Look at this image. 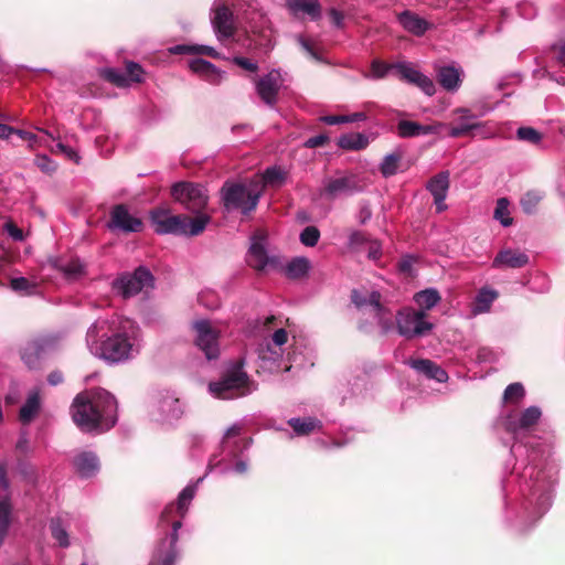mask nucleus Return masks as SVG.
<instances>
[{"label": "nucleus", "mask_w": 565, "mask_h": 565, "mask_svg": "<svg viewBox=\"0 0 565 565\" xmlns=\"http://www.w3.org/2000/svg\"><path fill=\"white\" fill-rule=\"evenodd\" d=\"M171 194L193 213L201 212L207 204L206 190L200 184L179 182L172 186Z\"/></svg>", "instance_id": "f8f14e48"}, {"label": "nucleus", "mask_w": 565, "mask_h": 565, "mask_svg": "<svg viewBox=\"0 0 565 565\" xmlns=\"http://www.w3.org/2000/svg\"><path fill=\"white\" fill-rule=\"evenodd\" d=\"M74 467L77 473L83 478H89L99 470V460L92 451H83L74 457Z\"/></svg>", "instance_id": "473e14b6"}, {"label": "nucleus", "mask_w": 565, "mask_h": 565, "mask_svg": "<svg viewBox=\"0 0 565 565\" xmlns=\"http://www.w3.org/2000/svg\"><path fill=\"white\" fill-rule=\"evenodd\" d=\"M35 164L45 173H52L56 169V164L52 161L47 156L42 154L38 156L35 159Z\"/></svg>", "instance_id": "052dcab7"}, {"label": "nucleus", "mask_w": 565, "mask_h": 565, "mask_svg": "<svg viewBox=\"0 0 565 565\" xmlns=\"http://www.w3.org/2000/svg\"><path fill=\"white\" fill-rule=\"evenodd\" d=\"M190 70L212 85H217L223 79V73L211 62L203 58H193L189 63Z\"/></svg>", "instance_id": "2f4dec72"}, {"label": "nucleus", "mask_w": 565, "mask_h": 565, "mask_svg": "<svg viewBox=\"0 0 565 565\" xmlns=\"http://www.w3.org/2000/svg\"><path fill=\"white\" fill-rule=\"evenodd\" d=\"M108 227L124 233H137L142 230V222L134 216L126 205L117 204L110 211Z\"/></svg>", "instance_id": "f3484780"}, {"label": "nucleus", "mask_w": 565, "mask_h": 565, "mask_svg": "<svg viewBox=\"0 0 565 565\" xmlns=\"http://www.w3.org/2000/svg\"><path fill=\"white\" fill-rule=\"evenodd\" d=\"M203 480V478L198 479V481L193 484L186 486L179 494L177 507L174 504H168L160 518V523H169L172 514L175 512L180 515V518H183L188 511V508L193 500L195 492H196V486Z\"/></svg>", "instance_id": "b1692460"}, {"label": "nucleus", "mask_w": 565, "mask_h": 565, "mask_svg": "<svg viewBox=\"0 0 565 565\" xmlns=\"http://www.w3.org/2000/svg\"><path fill=\"white\" fill-rule=\"evenodd\" d=\"M56 339L52 335L39 337L29 342L22 351V360L29 367H35L42 356L53 351Z\"/></svg>", "instance_id": "6ab92c4d"}, {"label": "nucleus", "mask_w": 565, "mask_h": 565, "mask_svg": "<svg viewBox=\"0 0 565 565\" xmlns=\"http://www.w3.org/2000/svg\"><path fill=\"white\" fill-rule=\"evenodd\" d=\"M104 76L107 81L110 83H114L115 85L119 87H126L129 86V79L126 76V72L117 70V68H106L104 71Z\"/></svg>", "instance_id": "8fccbe9b"}, {"label": "nucleus", "mask_w": 565, "mask_h": 565, "mask_svg": "<svg viewBox=\"0 0 565 565\" xmlns=\"http://www.w3.org/2000/svg\"><path fill=\"white\" fill-rule=\"evenodd\" d=\"M287 7L294 14L302 12L311 20H318L321 17V6L318 0H287Z\"/></svg>", "instance_id": "c9c22d12"}, {"label": "nucleus", "mask_w": 565, "mask_h": 565, "mask_svg": "<svg viewBox=\"0 0 565 565\" xmlns=\"http://www.w3.org/2000/svg\"><path fill=\"white\" fill-rule=\"evenodd\" d=\"M234 62L237 65H239L241 67H243L244 70L249 71V72H256L258 68L256 63L252 62L250 60H248L246 57H235Z\"/></svg>", "instance_id": "774afa93"}, {"label": "nucleus", "mask_w": 565, "mask_h": 565, "mask_svg": "<svg viewBox=\"0 0 565 565\" xmlns=\"http://www.w3.org/2000/svg\"><path fill=\"white\" fill-rule=\"evenodd\" d=\"M247 469H248V463H247V461H246L245 459H243V458H238V459L235 461V463H234L233 468L224 467V468H222V469H221V471H222L223 473H226V472H228L230 470H233V471H234V472H236V473H245V472L247 471Z\"/></svg>", "instance_id": "69168bd1"}, {"label": "nucleus", "mask_w": 565, "mask_h": 565, "mask_svg": "<svg viewBox=\"0 0 565 565\" xmlns=\"http://www.w3.org/2000/svg\"><path fill=\"white\" fill-rule=\"evenodd\" d=\"M393 68L398 73L399 77L418 88H420L427 96H433L436 92V86L433 79L408 62H399L393 65Z\"/></svg>", "instance_id": "a211bd4d"}, {"label": "nucleus", "mask_w": 565, "mask_h": 565, "mask_svg": "<svg viewBox=\"0 0 565 565\" xmlns=\"http://www.w3.org/2000/svg\"><path fill=\"white\" fill-rule=\"evenodd\" d=\"M281 84L282 79L280 73L273 70L257 82L256 90L264 103L273 106L277 100Z\"/></svg>", "instance_id": "5701e85b"}, {"label": "nucleus", "mask_w": 565, "mask_h": 565, "mask_svg": "<svg viewBox=\"0 0 565 565\" xmlns=\"http://www.w3.org/2000/svg\"><path fill=\"white\" fill-rule=\"evenodd\" d=\"M552 50L554 52V57L556 58V61L561 65L565 66V41L554 44L552 46Z\"/></svg>", "instance_id": "338daca9"}, {"label": "nucleus", "mask_w": 565, "mask_h": 565, "mask_svg": "<svg viewBox=\"0 0 565 565\" xmlns=\"http://www.w3.org/2000/svg\"><path fill=\"white\" fill-rule=\"evenodd\" d=\"M364 249L367 252L369 259L376 262L381 258L382 247L377 241L371 239Z\"/></svg>", "instance_id": "e2e57ef3"}, {"label": "nucleus", "mask_w": 565, "mask_h": 565, "mask_svg": "<svg viewBox=\"0 0 565 565\" xmlns=\"http://www.w3.org/2000/svg\"><path fill=\"white\" fill-rule=\"evenodd\" d=\"M288 424L292 427L294 431L299 435H308L320 426V422L308 417V418H290Z\"/></svg>", "instance_id": "37998d69"}, {"label": "nucleus", "mask_w": 565, "mask_h": 565, "mask_svg": "<svg viewBox=\"0 0 565 565\" xmlns=\"http://www.w3.org/2000/svg\"><path fill=\"white\" fill-rule=\"evenodd\" d=\"M320 238V232L316 226H307L300 233V242L308 247H313L317 245Z\"/></svg>", "instance_id": "6e6d98bb"}, {"label": "nucleus", "mask_w": 565, "mask_h": 565, "mask_svg": "<svg viewBox=\"0 0 565 565\" xmlns=\"http://www.w3.org/2000/svg\"><path fill=\"white\" fill-rule=\"evenodd\" d=\"M399 159H401V156L397 153L386 154L383 158V161L381 162V166H380L381 173L385 178L394 175L397 172Z\"/></svg>", "instance_id": "49530a36"}, {"label": "nucleus", "mask_w": 565, "mask_h": 565, "mask_svg": "<svg viewBox=\"0 0 565 565\" xmlns=\"http://www.w3.org/2000/svg\"><path fill=\"white\" fill-rule=\"evenodd\" d=\"M125 72H126V76L129 79V85L131 83H139L142 81L143 71L139 64L134 63V62L127 63Z\"/></svg>", "instance_id": "4d7b16f0"}, {"label": "nucleus", "mask_w": 565, "mask_h": 565, "mask_svg": "<svg viewBox=\"0 0 565 565\" xmlns=\"http://www.w3.org/2000/svg\"><path fill=\"white\" fill-rule=\"evenodd\" d=\"M499 353L491 348L481 347L477 352V361L479 363H492L498 361Z\"/></svg>", "instance_id": "13d9d810"}, {"label": "nucleus", "mask_w": 565, "mask_h": 565, "mask_svg": "<svg viewBox=\"0 0 565 565\" xmlns=\"http://www.w3.org/2000/svg\"><path fill=\"white\" fill-rule=\"evenodd\" d=\"M462 68L456 65H445L437 70L440 86L447 92H457L461 86Z\"/></svg>", "instance_id": "7c9ffc66"}, {"label": "nucleus", "mask_w": 565, "mask_h": 565, "mask_svg": "<svg viewBox=\"0 0 565 565\" xmlns=\"http://www.w3.org/2000/svg\"><path fill=\"white\" fill-rule=\"evenodd\" d=\"M172 532L167 534L154 547L149 565H172L177 557L175 543L178 530L182 523L180 520L171 522Z\"/></svg>", "instance_id": "4468645a"}, {"label": "nucleus", "mask_w": 565, "mask_h": 565, "mask_svg": "<svg viewBox=\"0 0 565 565\" xmlns=\"http://www.w3.org/2000/svg\"><path fill=\"white\" fill-rule=\"evenodd\" d=\"M256 386L246 372L243 371L241 362L235 363L222 379L209 384V392L216 398L234 399L246 396L254 392Z\"/></svg>", "instance_id": "39448f33"}, {"label": "nucleus", "mask_w": 565, "mask_h": 565, "mask_svg": "<svg viewBox=\"0 0 565 565\" xmlns=\"http://www.w3.org/2000/svg\"><path fill=\"white\" fill-rule=\"evenodd\" d=\"M183 414L184 403L171 391L162 392L157 396L151 412L153 420L164 424H172Z\"/></svg>", "instance_id": "9b49d317"}, {"label": "nucleus", "mask_w": 565, "mask_h": 565, "mask_svg": "<svg viewBox=\"0 0 565 565\" xmlns=\"http://www.w3.org/2000/svg\"><path fill=\"white\" fill-rule=\"evenodd\" d=\"M262 195L259 183L250 181L249 183L226 182L221 189V198L226 211H241L248 214L256 209Z\"/></svg>", "instance_id": "423d86ee"}, {"label": "nucleus", "mask_w": 565, "mask_h": 565, "mask_svg": "<svg viewBox=\"0 0 565 565\" xmlns=\"http://www.w3.org/2000/svg\"><path fill=\"white\" fill-rule=\"evenodd\" d=\"M174 54H202L212 57L218 56L214 47L209 45H175L170 49Z\"/></svg>", "instance_id": "c03bdc74"}, {"label": "nucleus", "mask_w": 565, "mask_h": 565, "mask_svg": "<svg viewBox=\"0 0 565 565\" xmlns=\"http://www.w3.org/2000/svg\"><path fill=\"white\" fill-rule=\"evenodd\" d=\"M363 189L364 184L356 174L347 173L326 180L323 190L328 198L334 199L341 195H352Z\"/></svg>", "instance_id": "2eb2a0df"}, {"label": "nucleus", "mask_w": 565, "mask_h": 565, "mask_svg": "<svg viewBox=\"0 0 565 565\" xmlns=\"http://www.w3.org/2000/svg\"><path fill=\"white\" fill-rule=\"evenodd\" d=\"M454 114L458 115L459 117L450 127L449 136L451 138L475 136L476 134H478L483 139L494 136L493 132L487 130L488 122L477 121V115L472 114L469 108H456Z\"/></svg>", "instance_id": "9d476101"}, {"label": "nucleus", "mask_w": 565, "mask_h": 565, "mask_svg": "<svg viewBox=\"0 0 565 565\" xmlns=\"http://www.w3.org/2000/svg\"><path fill=\"white\" fill-rule=\"evenodd\" d=\"M444 125L438 122L434 125H422L411 120H399L397 124V135L401 138H412L426 135H436Z\"/></svg>", "instance_id": "c756f323"}, {"label": "nucleus", "mask_w": 565, "mask_h": 565, "mask_svg": "<svg viewBox=\"0 0 565 565\" xmlns=\"http://www.w3.org/2000/svg\"><path fill=\"white\" fill-rule=\"evenodd\" d=\"M352 302L360 309L371 307L374 316L377 318L384 331H387L392 327V315L387 313L381 305V295L379 291H372L369 296L363 295L358 290L352 291Z\"/></svg>", "instance_id": "dca6fc26"}, {"label": "nucleus", "mask_w": 565, "mask_h": 565, "mask_svg": "<svg viewBox=\"0 0 565 565\" xmlns=\"http://www.w3.org/2000/svg\"><path fill=\"white\" fill-rule=\"evenodd\" d=\"M76 523V519L67 512H61L50 520L51 535L58 546L66 548L71 545L70 532Z\"/></svg>", "instance_id": "aec40b11"}, {"label": "nucleus", "mask_w": 565, "mask_h": 565, "mask_svg": "<svg viewBox=\"0 0 565 565\" xmlns=\"http://www.w3.org/2000/svg\"><path fill=\"white\" fill-rule=\"evenodd\" d=\"M211 21L218 40L222 41L233 35V14L226 6L215 2Z\"/></svg>", "instance_id": "4be33fe9"}, {"label": "nucleus", "mask_w": 565, "mask_h": 565, "mask_svg": "<svg viewBox=\"0 0 565 565\" xmlns=\"http://www.w3.org/2000/svg\"><path fill=\"white\" fill-rule=\"evenodd\" d=\"M41 407L40 393L38 390L31 391L25 403L19 412V419L22 424H30L38 415Z\"/></svg>", "instance_id": "e433bc0d"}, {"label": "nucleus", "mask_w": 565, "mask_h": 565, "mask_svg": "<svg viewBox=\"0 0 565 565\" xmlns=\"http://www.w3.org/2000/svg\"><path fill=\"white\" fill-rule=\"evenodd\" d=\"M152 287L153 276L145 267H139L134 273L122 274L113 282L114 290L124 298L136 296Z\"/></svg>", "instance_id": "1a4fd4ad"}, {"label": "nucleus", "mask_w": 565, "mask_h": 565, "mask_svg": "<svg viewBox=\"0 0 565 565\" xmlns=\"http://www.w3.org/2000/svg\"><path fill=\"white\" fill-rule=\"evenodd\" d=\"M390 68H393V65H387L380 61H373L371 65L372 77L382 78L387 74Z\"/></svg>", "instance_id": "680f3d73"}, {"label": "nucleus", "mask_w": 565, "mask_h": 565, "mask_svg": "<svg viewBox=\"0 0 565 565\" xmlns=\"http://www.w3.org/2000/svg\"><path fill=\"white\" fill-rule=\"evenodd\" d=\"M9 481L6 465L0 462V537L4 539L10 525L11 505L8 498Z\"/></svg>", "instance_id": "a878e982"}, {"label": "nucleus", "mask_w": 565, "mask_h": 565, "mask_svg": "<svg viewBox=\"0 0 565 565\" xmlns=\"http://www.w3.org/2000/svg\"><path fill=\"white\" fill-rule=\"evenodd\" d=\"M297 41L303 51L307 52L312 58L319 62L322 61V57L318 54L313 45L305 36L298 35Z\"/></svg>", "instance_id": "0e129e2a"}, {"label": "nucleus", "mask_w": 565, "mask_h": 565, "mask_svg": "<svg viewBox=\"0 0 565 565\" xmlns=\"http://www.w3.org/2000/svg\"><path fill=\"white\" fill-rule=\"evenodd\" d=\"M369 145V138L361 132H351L342 135L338 140V146L344 150H362Z\"/></svg>", "instance_id": "79ce46f5"}, {"label": "nucleus", "mask_w": 565, "mask_h": 565, "mask_svg": "<svg viewBox=\"0 0 565 565\" xmlns=\"http://www.w3.org/2000/svg\"><path fill=\"white\" fill-rule=\"evenodd\" d=\"M417 373L425 375L427 379L435 380L438 383L448 381L447 372L428 359H411L406 362Z\"/></svg>", "instance_id": "c85d7f7f"}, {"label": "nucleus", "mask_w": 565, "mask_h": 565, "mask_svg": "<svg viewBox=\"0 0 565 565\" xmlns=\"http://www.w3.org/2000/svg\"><path fill=\"white\" fill-rule=\"evenodd\" d=\"M53 152H56V153H62L64 154L68 160L75 162V163H79V156L77 153V151L73 148H71L70 146H66L62 142H57L55 145V147L53 148Z\"/></svg>", "instance_id": "bf43d9fd"}, {"label": "nucleus", "mask_w": 565, "mask_h": 565, "mask_svg": "<svg viewBox=\"0 0 565 565\" xmlns=\"http://www.w3.org/2000/svg\"><path fill=\"white\" fill-rule=\"evenodd\" d=\"M426 317L427 315L423 310H415L411 307L401 309L396 315L398 333L406 339L426 335L434 327L426 320Z\"/></svg>", "instance_id": "0eeeda50"}, {"label": "nucleus", "mask_w": 565, "mask_h": 565, "mask_svg": "<svg viewBox=\"0 0 565 565\" xmlns=\"http://www.w3.org/2000/svg\"><path fill=\"white\" fill-rule=\"evenodd\" d=\"M542 200V195L536 191L526 192L521 199V206L523 211L527 214L534 212L536 205Z\"/></svg>", "instance_id": "603ef678"}, {"label": "nucleus", "mask_w": 565, "mask_h": 565, "mask_svg": "<svg viewBox=\"0 0 565 565\" xmlns=\"http://www.w3.org/2000/svg\"><path fill=\"white\" fill-rule=\"evenodd\" d=\"M150 221L159 235L196 236L210 222V216L199 214L191 218L185 215H173L167 207H157L150 212Z\"/></svg>", "instance_id": "20e7f679"}, {"label": "nucleus", "mask_w": 565, "mask_h": 565, "mask_svg": "<svg viewBox=\"0 0 565 565\" xmlns=\"http://www.w3.org/2000/svg\"><path fill=\"white\" fill-rule=\"evenodd\" d=\"M371 238L361 231H353L349 236V246L354 252L363 250Z\"/></svg>", "instance_id": "09e8293b"}, {"label": "nucleus", "mask_w": 565, "mask_h": 565, "mask_svg": "<svg viewBox=\"0 0 565 565\" xmlns=\"http://www.w3.org/2000/svg\"><path fill=\"white\" fill-rule=\"evenodd\" d=\"M397 20L407 32L416 36L423 35L430 26L425 19L409 10L401 12Z\"/></svg>", "instance_id": "72a5a7b5"}, {"label": "nucleus", "mask_w": 565, "mask_h": 565, "mask_svg": "<svg viewBox=\"0 0 565 565\" xmlns=\"http://www.w3.org/2000/svg\"><path fill=\"white\" fill-rule=\"evenodd\" d=\"M61 270L67 278L75 279L84 273V265L79 259H71L61 266Z\"/></svg>", "instance_id": "864d4df0"}, {"label": "nucleus", "mask_w": 565, "mask_h": 565, "mask_svg": "<svg viewBox=\"0 0 565 565\" xmlns=\"http://www.w3.org/2000/svg\"><path fill=\"white\" fill-rule=\"evenodd\" d=\"M541 416L542 412L537 406H530L521 413L516 420L510 419L508 422V430L511 431L515 438H519L522 433L529 431L536 425Z\"/></svg>", "instance_id": "bb28decb"}, {"label": "nucleus", "mask_w": 565, "mask_h": 565, "mask_svg": "<svg viewBox=\"0 0 565 565\" xmlns=\"http://www.w3.org/2000/svg\"><path fill=\"white\" fill-rule=\"evenodd\" d=\"M195 345L204 353L207 360L220 355L218 338L221 329L207 319H198L192 322Z\"/></svg>", "instance_id": "6e6552de"}, {"label": "nucleus", "mask_w": 565, "mask_h": 565, "mask_svg": "<svg viewBox=\"0 0 565 565\" xmlns=\"http://www.w3.org/2000/svg\"><path fill=\"white\" fill-rule=\"evenodd\" d=\"M529 256L524 252L507 248L500 250L492 262L494 268H522L529 264Z\"/></svg>", "instance_id": "cd10ccee"}, {"label": "nucleus", "mask_w": 565, "mask_h": 565, "mask_svg": "<svg viewBox=\"0 0 565 565\" xmlns=\"http://www.w3.org/2000/svg\"><path fill=\"white\" fill-rule=\"evenodd\" d=\"M247 263L259 271L280 269L279 256L268 254L265 237L254 236L247 254Z\"/></svg>", "instance_id": "ddd939ff"}, {"label": "nucleus", "mask_w": 565, "mask_h": 565, "mask_svg": "<svg viewBox=\"0 0 565 565\" xmlns=\"http://www.w3.org/2000/svg\"><path fill=\"white\" fill-rule=\"evenodd\" d=\"M10 287L15 292L31 295L35 290L36 285L24 277H17L10 280Z\"/></svg>", "instance_id": "3c124183"}, {"label": "nucleus", "mask_w": 565, "mask_h": 565, "mask_svg": "<svg viewBox=\"0 0 565 565\" xmlns=\"http://www.w3.org/2000/svg\"><path fill=\"white\" fill-rule=\"evenodd\" d=\"M286 177L287 172L282 168L274 166L267 168L262 174L260 179L256 180L255 182L259 183L262 190L265 185L279 188L285 183Z\"/></svg>", "instance_id": "ea45409f"}, {"label": "nucleus", "mask_w": 565, "mask_h": 565, "mask_svg": "<svg viewBox=\"0 0 565 565\" xmlns=\"http://www.w3.org/2000/svg\"><path fill=\"white\" fill-rule=\"evenodd\" d=\"M287 338L288 335L285 329L280 328L276 330L271 338L275 347L273 348L271 344L267 341L260 343L257 349L258 359L262 360L264 363L276 364L281 358V345H284L287 342Z\"/></svg>", "instance_id": "393cba45"}, {"label": "nucleus", "mask_w": 565, "mask_h": 565, "mask_svg": "<svg viewBox=\"0 0 565 565\" xmlns=\"http://www.w3.org/2000/svg\"><path fill=\"white\" fill-rule=\"evenodd\" d=\"M449 189V172L443 171L433 177L427 183V190L434 196V201H445Z\"/></svg>", "instance_id": "58836bf2"}, {"label": "nucleus", "mask_w": 565, "mask_h": 565, "mask_svg": "<svg viewBox=\"0 0 565 565\" xmlns=\"http://www.w3.org/2000/svg\"><path fill=\"white\" fill-rule=\"evenodd\" d=\"M413 299L418 306V310L426 312L437 306L441 298L435 288H427L416 292Z\"/></svg>", "instance_id": "a19ab883"}, {"label": "nucleus", "mask_w": 565, "mask_h": 565, "mask_svg": "<svg viewBox=\"0 0 565 565\" xmlns=\"http://www.w3.org/2000/svg\"><path fill=\"white\" fill-rule=\"evenodd\" d=\"M493 217L504 227L512 225L513 218L510 216V202L505 198L497 201Z\"/></svg>", "instance_id": "a18cd8bd"}, {"label": "nucleus", "mask_w": 565, "mask_h": 565, "mask_svg": "<svg viewBox=\"0 0 565 565\" xmlns=\"http://www.w3.org/2000/svg\"><path fill=\"white\" fill-rule=\"evenodd\" d=\"M241 430L242 426L234 424L225 431L222 440L224 459L236 460L238 454L249 447V441L241 438Z\"/></svg>", "instance_id": "412c9836"}, {"label": "nucleus", "mask_w": 565, "mask_h": 565, "mask_svg": "<svg viewBox=\"0 0 565 565\" xmlns=\"http://www.w3.org/2000/svg\"><path fill=\"white\" fill-rule=\"evenodd\" d=\"M86 344L93 355L110 364L125 363L140 353L142 333L129 318L97 320L87 330Z\"/></svg>", "instance_id": "f257e3e1"}, {"label": "nucleus", "mask_w": 565, "mask_h": 565, "mask_svg": "<svg viewBox=\"0 0 565 565\" xmlns=\"http://www.w3.org/2000/svg\"><path fill=\"white\" fill-rule=\"evenodd\" d=\"M516 137L519 140L526 141L532 145H539L543 139L542 134L532 127H520L516 130Z\"/></svg>", "instance_id": "de8ad7c7"}, {"label": "nucleus", "mask_w": 565, "mask_h": 565, "mask_svg": "<svg viewBox=\"0 0 565 565\" xmlns=\"http://www.w3.org/2000/svg\"><path fill=\"white\" fill-rule=\"evenodd\" d=\"M280 268L288 278L298 279L308 275L311 263L305 256H297L290 259L284 267L280 266Z\"/></svg>", "instance_id": "4c0bfd02"}, {"label": "nucleus", "mask_w": 565, "mask_h": 565, "mask_svg": "<svg viewBox=\"0 0 565 565\" xmlns=\"http://www.w3.org/2000/svg\"><path fill=\"white\" fill-rule=\"evenodd\" d=\"M525 395L524 387L521 383H512L507 386L503 398L507 402L518 403Z\"/></svg>", "instance_id": "5fc2aeb1"}, {"label": "nucleus", "mask_w": 565, "mask_h": 565, "mask_svg": "<svg viewBox=\"0 0 565 565\" xmlns=\"http://www.w3.org/2000/svg\"><path fill=\"white\" fill-rule=\"evenodd\" d=\"M556 469L545 463L544 467L529 465L519 476V490L523 497L522 510L533 522L544 515L552 504Z\"/></svg>", "instance_id": "7ed1b4c3"}, {"label": "nucleus", "mask_w": 565, "mask_h": 565, "mask_svg": "<svg viewBox=\"0 0 565 565\" xmlns=\"http://www.w3.org/2000/svg\"><path fill=\"white\" fill-rule=\"evenodd\" d=\"M498 298V292L494 289L483 287L481 288L472 303L471 315L478 316L489 312L493 301Z\"/></svg>", "instance_id": "f704fd0d"}, {"label": "nucleus", "mask_w": 565, "mask_h": 565, "mask_svg": "<svg viewBox=\"0 0 565 565\" xmlns=\"http://www.w3.org/2000/svg\"><path fill=\"white\" fill-rule=\"evenodd\" d=\"M117 402L105 390H95L78 394L71 414L76 426L85 433H100L111 428L117 420Z\"/></svg>", "instance_id": "f03ea898"}]
</instances>
